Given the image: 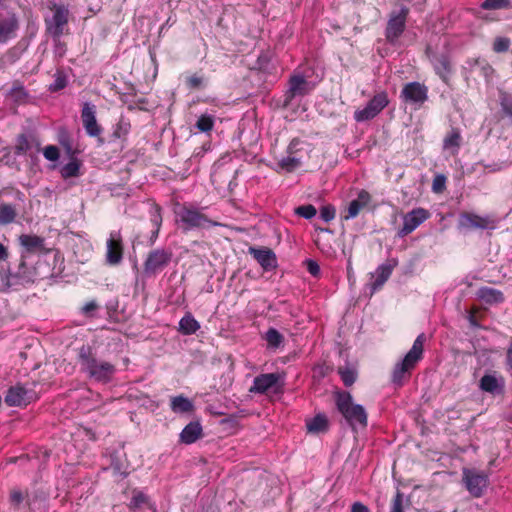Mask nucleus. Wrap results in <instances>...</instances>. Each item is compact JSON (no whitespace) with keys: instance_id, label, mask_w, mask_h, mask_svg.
Segmentation results:
<instances>
[{"instance_id":"nucleus-1","label":"nucleus","mask_w":512,"mask_h":512,"mask_svg":"<svg viewBox=\"0 0 512 512\" xmlns=\"http://www.w3.org/2000/svg\"><path fill=\"white\" fill-rule=\"evenodd\" d=\"M80 370L88 378L99 382L109 383L116 373V367L108 361L97 359L96 352L89 345H82L78 351Z\"/></svg>"},{"instance_id":"nucleus-2","label":"nucleus","mask_w":512,"mask_h":512,"mask_svg":"<svg viewBox=\"0 0 512 512\" xmlns=\"http://www.w3.org/2000/svg\"><path fill=\"white\" fill-rule=\"evenodd\" d=\"M335 404L337 410L351 428L360 426L365 428L368 424V416L365 408L360 404H353V397L347 391H338L335 393Z\"/></svg>"},{"instance_id":"nucleus-3","label":"nucleus","mask_w":512,"mask_h":512,"mask_svg":"<svg viewBox=\"0 0 512 512\" xmlns=\"http://www.w3.org/2000/svg\"><path fill=\"white\" fill-rule=\"evenodd\" d=\"M425 334L421 333L415 339L411 349L406 353L402 361L396 363L392 372V382L397 386H402L406 375L416 367L417 363L423 357Z\"/></svg>"},{"instance_id":"nucleus-4","label":"nucleus","mask_w":512,"mask_h":512,"mask_svg":"<svg viewBox=\"0 0 512 512\" xmlns=\"http://www.w3.org/2000/svg\"><path fill=\"white\" fill-rule=\"evenodd\" d=\"M178 216L184 231L221 226V223L205 215L202 209L193 206H183L179 210Z\"/></svg>"},{"instance_id":"nucleus-5","label":"nucleus","mask_w":512,"mask_h":512,"mask_svg":"<svg viewBox=\"0 0 512 512\" xmlns=\"http://www.w3.org/2000/svg\"><path fill=\"white\" fill-rule=\"evenodd\" d=\"M172 252L168 249L159 248L150 251L143 264L144 276L150 278L163 271L172 260Z\"/></svg>"},{"instance_id":"nucleus-6","label":"nucleus","mask_w":512,"mask_h":512,"mask_svg":"<svg viewBox=\"0 0 512 512\" xmlns=\"http://www.w3.org/2000/svg\"><path fill=\"white\" fill-rule=\"evenodd\" d=\"M408 15L409 8L406 6H401L399 10L390 13L385 29V37L390 44L396 43L405 31Z\"/></svg>"},{"instance_id":"nucleus-7","label":"nucleus","mask_w":512,"mask_h":512,"mask_svg":"<svg viewBox=\"0 0 512 512\" xmlns=\"http://www.w3.org/2000/svg\"><path fill=\"white\" fill-rule=\"evenodd\" d=\"M35 277L34 270L27 266L24 257L22 256L20 263L18 264V268L16 271H11L10 269L5 274L4 286L6 289H14L17 290L20 286H25L27 284L33 283Z\"/></svg>"},{"instance_id":"nucleus-8","label":"nucleus","mask_w":512,"mask_h":512,"mask_svg":"<svg viewBox=\"0 0 512 512\" xmlns=\"http://www.w3.org/2000/svg\"><path fill=\"white\" fill-rule=\"evenodd\" d=\"M50 9L54 13L51 18L45 20L46 30L53 38H60L68 23L69 10L65 5L57 3H53Z\"/></svg>"},{"instance_id":"nucleus-9","label":"nucleus","mask_w":512,"mask_h":512,"mask_svg":"<svg viewBox=\"0 0 512 512\" xmlns=\"http://www.w3.org/2000/svg\"><path fill=\"white\" fill-rule=\"evenodd\" d=\"M463 482L472 496L481 497L488 487L489 477L488 474L483 471L464 469Z\"/></svg>"},{"instance_id":"nucleus-10","label":"nucleus","mask_w":512,"mask_h":512,"mask_svg":"<svg viewBox=\"0 0 512 512\" xmlns=\"http://www.w3.org/2000/svg\"><path fill=\"white\" fill-rule=\"evenodd\" d=\"M389 104L388 95L385 91L377 93L367 105L354 113L357 122H365L375 118Z\"/></svg>"},{"instance_id":"nucleus-11","label":"nucleus","mask_w":512,"mask_h":512,"mask_svg":"<svg viewBox=\"0 0 512 512\" xmlns=\"http://www.w3.org/2000/svg\"><path fill=\"white\" fill-rule=\"evenodd\" d=\"M313 85L305 79L303 75L295 74L290 76L288 89L284 94L283 106L289 107L293 99L297 96L308 95L313 90Z\"/></svg>"},{"instance_id":"nucleus-12","label":"nucleus","mask_w":512,"mask_h":512,"mask_svg":"<svg viewBox=\"0 0 512 512\" xmlns=\"http://www.w3.org/2000/svg\"><path fill=\"white\" fill-rule=\"evenodd\" d=\"M35 398L34 390L27 389L24 385L17 383L7 390L4 402L9 407H21L30 404Z\"/></svg>"},{"instance_id":"nucleus-13","label":"nucleus","mask_w":512,"mask_h":512,"mask_svg":"<svg viewBox=\"0 0 512 512\" xmlns=\"http://www.w3.org/2000/svg\"><path fill=\"white\" fill-rule=\"evenodd\" d=\"M284 385L283 377L279 373L260 374L254 378L250 388L251 393L265 394L270 390L277 392Z\"/></svg>"},{"instance_id":"nucleus-14","label":"nucleus","mask_w":512,"mask_h":512,"mask_svg":"<svg viewBox=\"0 0 512 512\" xmlns=\"http://www.w3.org/2000/svg\"><path fill=\"white\" fill-rule=\"evenodd\" d=\"M400 98L405 103L421 106L428 99V88L420 82H409L402 88Z\"/></svg>"},{"instance_id":"nucleus-15","label":"nucleus","mask_w":512,"mask_h":512,"mask_svg":"<svg viewBox=\"0 0 512 512\" xmlns=\"http://www.w3.org/2000/svg\"><path fill=\"white\" fill-rule=\"evenodd\" d=\"M458 227L465 230L494 229L495 221L490 216H480L471 212H463L459 215Z\"/></svg>"},{"instance_id":"nucleus-16","label":"nucleus","mask_w":512,"mask_h":512,"mask_svg":"<svg viewBox=\"0 0 512 512\" xmlns=\"http://www.w3.org/2000/svg\"><path fill=\"white\" fill-rule=\"evenodd\" d=\"M430 217L428 210L415 208L403 216V227L398 231L399 237L407 236Z\"/></svg>"},{"instance_id":"nucleus-17","label":"nucleus","mask_w":512,"mask_h":512,"mask_svg":"<svg viewBox=\"0 0 512 512\" xmlns=\"http://www.w3.org/2000/svg\"><path fill=\"white\" fill-rule=\"evenodd\" d=\"M106 245V262L109 265L120 264L124 253V245L120 231H112Z\"/></svg>"},{"instance_id":"nucleus-18","label":"nucleus","mask_w":512,"mask_h":512,"mask_svg":"<svg viewBox=\"0 0 512 512\" xmlns=\"http://www.w3.org/2000/svg\"><path fill=\"white\" fill-rule=\"evenodd\" d=\"M81 120L83 127L90 137H99L102 128L96 119V106L90 102H85L81 110Z\"/></svg>"},{"instance_id":"nucleus-19","label":"nucleus","mask_w":512,"mask_h":512,"mask_svg":"<svg viewBox=\"0 0 512 512\" xmlns=\"http://www.w3.org/2000/svg\"><path fill=\"white\" fill-rule=\"evenodd\" d=\"M505 380L495 371L485 373L479 381V388L492 395L504 393Z\"/></svg>"},{"instance_id":"nucleus-20","label":"nucleus","mask_w":512,"mask_h":512,"mask_svg":"<svg viewBox=\"0 0 512 512\" xmlns=\"http://www.w3.org/2000/svg\"><path fill=\"white\" fill-rule=\"evenodd\" d=\"M249 254L254 257V259L265 271H270L277 267L276 254L270 248L250 247Z\"/></svg>"},{"instance_id":"nucleus-21","label":"nucleus","mask_w":512,"mask_h":512,"mask_svg":"<svg viewBox=\"0 0 512 512\" xmlns=\"http://www.w3.org/2000/svg\"><path fill=\"white\" fill-rule=\"evenodd\" d=\"M396 265L397 260L390 259L385 263L379 265L375 273H371V278H375V280L371 283V293L376 292L384 285V283L391 276L392 271Z\"/></svg>"},{"instance_id":"nucleus-22","label":"nucleus","mask_w":512,"mask_h":512,"mask_svg":"<svg viewBox=\"0 0 512 512\" xmlns=\"http://www.w3.org/2000/svg\"><path fill=\"white\" fill-rule=\"evenodd\" d=\"M18 26L15 14H9L6 18L0 19V44L13 38Z\"/></svg>"},{"instance_id":"nucleus-23","label":"nucleus","mask_w":512,"mask_h":512,"mask_svg":"<svg viewBox=\"0 0 512 512\" xmlns=\"http://www.w3.org/2000/svg\"><path fill=\"white\" fill-rule=\"evenodd\" d=\"M371 201V195L366 190H361L358 193L356 199L352 200L347 209V215L344 216V219H352L358 216L361 209L369 204Z\"/></svg>"},{"instance_id":"nucleus-24","label":"nucleus","mask_w":512,"mask_h":512,"mask_svg":"<svg viewBox=\"0 0 512 512\" xmlns=\"http://www.w3.org/2000/svg\"><path fill=\"white\" fill-rule=\"evenodd\" d=\"M202 426L198 421L188 423L180 433V441L184 444H192L202 437Z\"/></svg>"},{"instance_id":"nucleus-25","label":"nucleus","mask_w":512,"mask_h":512,"mask_svg":"<svg viewBox=\"0 0 512 512\" xmlns=\"http://www.w3.org/2000/svg\"><path fill=\"white\" fill-rule=\"evenodd\" d=\"M477 297L486 304L492 305L504 301V295L500 290L491 287H481L476 292Z\"/></svg>"},{"instance_id":"nucleus-26","label":"nucleus","mask_w":512,"mask_h":512,"mask_svg":"<svg viewBox=\"0 0 512 512\" xmlns=\"http://www.w3.org/2000/svg\"><path fill=\"white\" fill-rule=\"evenodd\" d=\"M466 63L472 72L478 71L487 81L494 73L493 67L483 58L469 59Z\"/></svg>"},{"instance_id":"nucleus-27","label":"nucleus","mask_w":512,"mask_h":512,"mask_svg":"<svg viewBox=\"0 0 512 512\" xmlns=\"http://www.w3.org/2000/svg\"><path fill=\"white\" fill-rule=\"evenodd\" d=\"M33 142V134H19L14 146V154L17 156L26 155L29 151L33 150Z\"/></svg>"},{"instance_id":"nucleus-28","label":"nucleus","mask_w":512,"mask_h":512,"mask_svg":"<svg viewBox=\"0 0 512 512\" xmlns=\"http://www.w3.org/2000/svg\"><path fill=\"white\" fill-rule=\"evenodd\" d=\"M44 238L37 235L23 234L19 237L20 244L28 251H41L44 248Z\"/></svg>"},{"instance_id":"nucleus-29","label":"nucleus","mask_w":512,"mask_h":512,"mask_svg":"<svg viewBox=\"0 0 512 512\" xmlns=\"http://www.w3.org/2000/svg\"><path fill=\"white\" fill-rule=\"evenodd\" d=\"M200 329L199 322L191 313H186L179 321V332L183 335H191Z\"/></svg>"},{"instance_id":"nucleus-30","label":"nucleus","mask_w":512,"mask_h":512,"mask_svg":"<svg viewBox=\"0 0 512 512\" xmlns=\"http://www.w3.org/2000/svg\"><path fill=\"white\" fill-rule=\"evenodd\" d=\"M433 65L436 73L446 82L451 72L449 58L444 54L436 56L433 60Z\"/></svg>"},{"instance_id":"nucleus-31","label":"nucleus","mask_w":512,"mask_h":512,"mask_svg":"<svg viewBox=\"0 0 512 512\" xmlns=\"http://www.w3.org/2000/svg\"><path fill=\"white\" fill-rule=\"evenodd\" d=\"M170 407L175 413H188L194 409V404L189 398L179 395L171 399Z\"/></svg>"},{"instance_id":"nucleus-32","label":"nucleus","mask_w":512,"mask_h":512,"mask_svg":"<svg viewBox=\"0 0 512 512\" xmlns=\"http://www.w3.org/2000/svg\"><path fill=\"white\" fill-rule=\"evenodd\" d=\"M308 432L318 434L328 430V419L324 414H317L306 423Z\"/></svg>"},{"instance_id":"nucleus-33","label":"nucleus","mask_w":512,"mask_h":512,"mask_svg":"<svg viewBox=\"0 0 512 512\" xmlns=\"http://www.w3.org/2000/svg\"><path fill=\"white\" fill-rule=\"evenodd\" d=\"M150 221H151L153 229L151 231L148 245L151 246L155 243L156 239L158 238V234H159L160 227L162 224V216L160 213V207L157 206L154 209V211L151 213Z\"/></svg>"},{"instance_id":"nucleus-34","label":"nucleus","mask_w":512,"mask_h":512,"mask_svg":"<svg viewBox=\"0 0 512 512\" xmlns=\"http://www.w3.org/2000/svg\"><path fill=\"white\" fill-rule=\"evenodd\" d=\"M81 163L77 158H72L67 164L60 169L63 179L79 176Z\"/></svg>"},{"instance_id":"nucleus-35","label":"nucleus","mask_w":512,"mask_h":512,"mask_svg":"<svg viewBox=\"0 0 512 512\" xmlns=\"http://www.w3.org/2000/svg\"><path fill=\"white\" fill-rule=\"evenodd\" d=\"M133 496L128 504V508L132 512H136L138 509L142 508L144 505H149V498L142 491L137 489L133 490Z\"/></svg>"},{"instance_id":"nucleus-36","label":"nucleus","mask_w":512,"mask_h":512,"mask_svg":"<svg viewBox=\"0 0 512 512\" xmlns=\"http://www.w3.org/2000/svg\"><path fill=\"white\" fill-rule=\"evenodd\" d=\"M17 216L15 206L11 204L0 205V225H7L14 222Z\"/></svg>"},{"instance_id":"nucleus-37","label":"nucleus","mask_w":512,"mask_h":512,"mask_svg":"<svg viewBox=\"0 0 512 512\" xmlns=\"http://www.w3.org/2000/svg\"><path fill=\"white\" fill-rule=\"evenodd\" d=\"M338 374L340 375L341 380L346 387L352 386L357 378L356 370L349 366L339 367Z\"/></svg>"},{"instance_id":"nucleus-38","label":"nucleus","mask_w":512,"mask_h":512,"mask_svg":"<svg viewBox=\"0 0 512 512\" xmlns=\"http://www.w3.org/2000/svg\"><path fill=\"white\" fill-rule=\"evenodd\" d=\"M480 7L484 10H500L512 7L511 0H485Z\"/></svg>"},{"instance_id":"nucleus-39","label":"nucleus","mask_w":512,"mask_h":512,"mask_svg":"<svg viewBox=\"0 0 512 512\" xmlns=\"http://www.w3.org/2000/svg\"><path fill=\"white\" fill-rule=\"evenodd\" d=\"M130 128V122L126 118L121 117L114 128L112 137L116 139L124 138L128 135Z\"/></svg>"},{"instance_id":"nucleus-40","label":"nucleus","mask_w":512,"mask_h":512,"mask_svg":"<svg viewBox=\"0 0 512 512\" xmlns=\"http://www.w3.org/2000/svg\"><path fill=\"white\" fill-rule=\"evenodd\" d=\"M265 339L269 346H271L273 348H277L282 344L284 337L275 328H269L265 334Z\"/></svg>"},{"instance_id":"nucleus-41","label":"nucleus","mask_w":512,"mask_h":512,"mask_svg":"<svg viewBox=\"0 0 512 512\" xmlns=\"http://www.w3.org/2000/svg\"><path fill=\"white\" fill-rule=\"evenodd\" d=\"M110 458L111 467L114 470V472L126 477L128 475V472L126 471L127 467L125 466L124 461L121 459L118 452H113L110 455Z\"/></svg>"},{"instance_id":"nucleus-42","label":"nucleus","mask_w":512,"mask_h":512,"mask_svg":"<svg viewBox=\"0 0 512 512\" xmlns=\"http://www.w3.org/2000/svg\"><path fill=\"white\" fill-rule=\"evenodd\" d=\"M20 50L17 47L9 49L0 59V68L15 63L20 57Z\"/></svg>"},{"instance_id":"nucleus-43","label":"nucleus","mask_w":512,"mask_h":512,"mask_svg":"<svg viewBox=\"0 0 512 512\" xmlns=\"http://www.w3.org/2000/svg\"><path fill=\"white\" fill-rule=\"evenodd\" d=\"M214 125V119L211 115L203 114L196 121V128L201 132H209Z\"/></svg>"},{"instance_id":"nucleus-44","label":"nucleus","mask_w":512,"mask_h":512,"mask_svg":"<svg viewBox=\"0 0 512 512\" xmlns=\"http://www.w3.org/2000/svg\"><path fill=\"white\" fill-rule=\"evenodd\" d=\"M294 212L296 215L309 220V219H312L316 215L317 210L312 204H307V205H302V206L296 207Z\"/></svg>"},{"instance_id":"nucleus-45","label":"nucleus","mask_w":512,"mask_h":512,"mask_svg":"<svg viewBox=\"0 0 512 512\" xmlns=\"http://www.w3.org/2000/svg\"><path fill=\"white\" fill-rule=\"evenodd\" d=\"M300 164L301 162L298 158L290 156L282 158L279 162V165L288 172L295 170Z\"/></svg>"},{"instance_id":"nucleus-46","label":"nucleus","mask_w":512,"mask_h":512,"mask_svg":"<svg viewBox=\"0 0 512 512\" xmlns=\"http://www.w3.org/2000/svg\"><path fill=\"white\" fill-rule=\"evenodd\" d=\"M510 44H511V42H510L509 38H507V37H497L494 40V43H493V50L496 53L507 52L509 50Z\"/></svg>"},{"instance_id":"nucleus-47","label":"nucleus","mask_w":512,"mask_h":512,"mask_svg":"<svg viewBox=\"0 0 512 512\" xmlns=\"http://www.w3.org/2000/svg\"><path fill=\"white\" fill-rule=\"evenodd\" d=\"M9 501L14 509H18L20 505L25 501V496L22 493V491L18 489H13L10 492Z\"/></svg>"},{"instance_id":"nucleus-48","label":"nucleus","mask_w":512,"mask_h":512,"mask_svg":"<svg viewBox=\"0 0 512 512\" xmlns=\"http://www.w3.org/2000/svg\"><path fill=\"white\" fill-rule=\"evenodd\" d=\"M460 146V134L457 131H452L447 137H445L443 142V147L447 148H459Z\"/></svg>"},{"instance_id":"nucleus-49","label":"nucleus","mask_w":512,"mask_h":512,"mask_svg":"<svg viewBox=\"0 0 512 512\" xmlns=\"http://www.w3.org/2000/svg\"><path fill=\"white\" fill-rule=\"evenodd\" d=\"M390 512H405L404 511V497L398 490L391 505Z\"/></svg>"},{"instance_id":"nucleus-50","label":"nucleus","mask_w":512,"mask_h":512,"mask_svg":"<svg viewBox=\"0 0 512 512\" xmlns=\"http://www.w3.org/2000/svg\"><path fill=\"white\" fill-rule=\"evenodd\" d=\"M336 210L333 205H326L320 209V218L325 222H330L335 218Z\"/></svg>"},{"instance_id":"nucleus-51","label":"nucleus","mask_w":512,"mask_h":512,"mask_svg":"<svg viewBox=\"0 0 512 512\" xmlns=\"http://www.w3.org/2000/svg\"><path fill=\"white\" fill-rule=\"evenodd\" d=\"M44 157L49 161H57L60 157L59 149L54 145L46 146L43 150Z\"/></svg>"},{"instance_id":"nucleus-52","label":"nucleus","mask_w":512,"mask_h":512,"mask_svg":"<svg viewBox=\"0 0 512 512\" xmlns=\"http://www.w3.org/2000/svg\"><path fill=\"white\" fill-rule=\"evenodd\" d=\"M502 111L512 120V98L503 95L500 100Z\"/></svg>"},{"instance_id":"nucleus-53","label":"nucleus","mask_w":512,"mask_h":512,"mask_svg":"<svg viewBox=\"0 0 512 512\" xmlns=\"http://www.w3.org/2000/svg\"><path fill=\"white\" fill-rule=\"evenodd\" d=\"M446 177L442 174L435 176L432 183V190L435 193H440L445 189Z\"/></svg>"},{"instance_id":"nucleus-54","label":"nucleus","mask_w":512,"mask_h":512,"mask_svg":"<svg viewBox=\"0 0 512 512\" xmlns=\"http://www.w3.org/2000/svg\"><path fill=\"white\" fill-rule=\"evenodd\" d=\"M67 81L64 75L58 74L54 82L50 85L51 91H59L66 87Z\"/></svg>"},{"instance_id":"nucleus-55","label":"nucleus","mask_w":512,"mask_h":512,"mask_svg":"<svg viewBox=\"0 0 512 512\" xmlns=\"http://www.w3.org/2000/svg\"><path fill=\"white\" fill-rule=\"evenodd\" d=\"M305 265H306L308 272L312 276L316 277L320 274V266L315 260L307 259V260H305Z\"/></svg>"},{"instance_id":"nucleus-56","label":"nucleus","mask_w":512,"mask_h":512,"mask_svg":"<svg viewBox=\"0 0 512 512\" xmlns=\"http://www.w3.org/2000/svg\"><path fill=\"white\" fill-rule=\"evenodd\" d=\"M203 78L197 75H193L187 79V85L191 89H199L203 86Z\"/></svg>"},{"instance_id":"nucleus-57","label":"nucleus","mask_w":512,"mask_h":512,"mask_svg":"<svg viewBox=\"0 0 512 512\" xmlns=\"http://www.w3.org/2000/svg\"><path fill=\"white\" fill-rule=\"evenodd\" d=\"M99 307L98 303L95 301V300H92L88 303H86L83 307H82V312L83 314H85L86 316H92V312H94L95 310H97V308Z\"/></svg>"},{"instance_id":"nucleus-58","label":"nucleus","mask_w":512,"mask_h":512,"mask_svg":"<svg viewBox=\"0 0 512 512\" xmlns=\"http://www.w3.org/2000/svg\"><path fill=\"white\" fill-rule=\"evenodd\" d=\"M351 512H369V509L363 503L355 502L351 507Z\"/></svg>"},{"instance_id":"nucleus-59","label":"nucleus","mask_w":512,"mask_h":512,"mask_svg":"<svg viewBox=\"0 0 512 512\" xmlns=\"http://www.w3.org/2000/svg\"><path fill=\"white\" fill-rule=\"evenodd\" d=\"M221 424H229L231 426H236L237 425V417L234 415H231L225 419H222Z\"/></svg>"},{"instance_id":"nucleus-60","label":"nucleus","mask_w":512,"mask_h":512,"mask_svg":"<svg viewBox=\"0 0 512 512\" xmlns=\"http://www.w3.org/2000/svg\"><path fill=\"white\" fill-rule=\"evenodd\" d=\"M7 259H8V250L2 243H0V262L6 261Z\"/></svg>"},{"instance_id":"nucleus-61","label":"nucleus","mask_w":512,"mask_h":512,"mask_svg":"<svg viewBox=\"0 0 512 512\" xmlns=\"http://www.w3.org/2000/svg\"><path fill=\"white\" fill-rule=\"evenodd\" d=\"M59 143L65 148L67 144H71L70 138L67 134L61 135L59 139Z\"/></svg>"},{"instance_id":"nucleus-62","label":"nucleus","mask_w":512,"mask_h":512,"mask_svg":"<svg viewBox=\"0 0 512 512\" xmlns=\"http://www.w3.org/2000/svg\"><path fill=\"white\" fill-rule=\"evenodd\" d=\"M507 364L509 369L512 371V341L507 351Z\"/></svg>"},{"instance_id":"nucleus-63","label":"nucleus","mask_w":512,"mask_h":512,"mask_svg":"<svg viewBox=\"0 0 512 512\" xmlns=\"http://www.w3.org/2000/svg\"><path fill=\"white\" fill-rule=\"evenodd\" d=\"M66 154L70 157V160L75 157V150L72 147V144H67V147L64 148Z\"/></svg>"},{"instance_id":"nucleus-64","label":"nucleus","mask_w":512,"mask_h":512,"mask_svg":"<svg viewBox=\"0 0 512 512\" xmlns=\"http://www.w3.org/2000/svg\"><path fill=\"white\" fill-rule=\"evenodd\" d=\"M66 154L70 157V160L75 157V150L72 147V144H67V147L64 148Z\"/></svg>"}]
</instances>
